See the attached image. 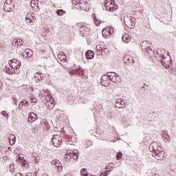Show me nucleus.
I'll return each mask as SVG.
<instances>
[{
  "instance_id": "nucleus-1",
  "label": "nucleus",
  "mask_w": 176,
  "mask_h": 176,
  "mask_svg": "<svg viewBox=\"0 0 176 176\" xmlns=\"http://www.w3.org/2000/svg\"><path fill=\"white\" fill-rule=\"evenodd\" d=\"M73 5L78 6L82 10L85 12H89L91 4L90 0H72Z\"/></svg>"
},
{
  "instance_id": "nucleus-2",
  "label": "nucleus",
  "mask_w": 176,
  "mask_h": 176,
  "mask_svg": "<svg viewBox=\"0 0 176 176\" xmlns=\"http://www.w3.org/2000/svg\"><path fill=\"white\" fill-rule=\"evenodd\" d=\"M104 8L106 10L113 13V12H116V10H118L119 6L116 3H115V0H105Z\"/></svg>"
},
{
  "instance_id": "nucleus-3",
  "label": "nucleus",
  "mask_w": 176,
  "mask_h": 176,
  "mask_svg": "<svg viewBox=\"0 0 176 176\" xmlns=\"http://www.w3.org/2000/svg\"><path fill=\"white\" fill-rule=\"evenodd\" d=\"M78 157H79L78 151L68 150L65 155V162H71L72 159L74 160H78Z\"/></svg>"
},
{
  "instance_id": "nucleus-4",
  "label": "nucleus",
  "mask_w": 176,
  "mask_h": 176,
  "mask_svg": "<svg viewBox=\"0 0 176 176\" xmlns=\"http://www.w3.org/2000/svg\"><path fill=\"white\" fill-rule=\"evenodd\" d=\"M10 67L12 69H20L21 67V62L17 58H13L8 62Z\"/></svg>"
},
{
  "instance_id": "nucleus-5",
  "label": "nucleus",
  "mask_w": 176,
  "mask_h": 176,
  "mask_svg": "<svg viewBox=\"0 0 176 176\" xmlns=\"http://www.w3.org/2000/svg\"><path fill=\"white\" fill-rule=\"evenodd\" d=\"M52 142L54 145V146H56V148H58L61 146L63 144V138H61V136L58 135H54L52 137Z\"/></svg>"
},
{
  "instance_id": "nucleus-6",
  "label": "nucleus",
  "mask_w": 176,
  "mask_h": 176,
  "mask_svg": "<svg viewBox=\"0 0 176 176\" xmlns=\"http://www.w3.org/2000/svg\"><path fill=\"white\" fill-rule=\"evenodd\" d=\"M107 76L109 80H111L113 83H119V82H120V76L116 73H108Z\"/></svg>"
},
{
  "instance_id": "nucleus-7",
  "label": "nucleus",
  "mask_w": 176,
  "mask_h": 176,
  "mask_svg": "<svg viewBox=\"0 0 176 176\" xmlns=\"http://www.w3.org/2000/svg\"><path fill=\"white\" fill-rule=\"evenodd\" d=\"M161 63L163 67H164V68H166V69H168L170 67L173 66V61L170 58H166V57L162 58Z\"/></svg>"
},
{
  "instance_id": "nucleus-8",
  "label": "nucleus",
  "mask_w": 176,
  "mask_h": 176,
  "mask_svg": "<svg viewBox=\"0 0 176 176\" xmlns=\"http://www.w3.org/2000/svg\"><path fill=\"white\" fill-rule=\"evenodd\" d=\"M154 151L157 160H163V159H164V152L162 151V148L160 147V150L159 148H154Z\"/></svg>"
},
{
  "instance_id": "nucleus-9",
  "label": "nucleus",
  "mask_w": 176,
  "mask_h": 176,
  "mask_svg": "<svg viewBox=\"0 0 176 176\" xmlns=\"http://www.w3.org/2000/svg\"><path fill=\"white\" fill-rule=\"evenodd\" d=\"M102 34L104 38H109V36L113 34V28H106L105 29L102 30Z\"/></svg>"
},
{
  "instance_id": "nucleus-10",
  "label": "nucleus",
  "mask_w": 176,
  "mask_h": 176,
  "mask_svg": "<svg viewBox=\"0 0 176 176\" xmlns=\"http://www.w3.org/2000/svg\"><path fill=\"white\" fill-rule=\"evenodd\" d=\"M25 21L28 24L33 25L34 23L36 21V18L34 17L31 13H28L25 16Z\"/></svg>"
},
{
  "instance_id": "nucleus-11",
  "label": "nucleus",
  "mask_w": 176,
  "mask_h": 176,
  "mask_svg": "<svg viewBox=\"0 0 176 176\" xmlns=\"http://www.w3.org/2000/svg\"><path fill=\"white\" fill-rule=\"evenodd\" d=\"M77 27L79 28L80 32L83 31H90V28H89V25L86 24V23H77Z\"/></svg>"
},
{
  "instance_id": "nucleus-12",
  "label": "nucleus",
  "mask_w": 176,
  "mask_h": 176,
  "mask_svg": "<svg viewBox=\"0 0 176 176\" xmlns=\"http://www.w3.org/2000/svg\"><path fill=\"white\" fill-rule=\"evenodd\" d=\"M17 161L21 164L22 167H28V162L24 160V157L21 155H18Z\"/></svg>"
},
{
  "instance_id": "nucleus-13",
  "label": "nucleus",
  "mask_w": 176,
  "mask_h": 176,
  "mask_svg": "<svg viewBox=\"0 0 176 176\" xmlns=\"http://www.w3.org/2000/svg\"><path fill=\"white\" fill-rule=\"evenodd\" d=\"M58 58L60 63H67V55L63 51L59 52Z\"/></svg>"
},
{
  "instance_id": "nucleus-14",
  "label": "nucleus",
  "mask_w": 176,
  "mask_h": 176,
  "mask_svg": "<svg viewBox=\"0 0 176 176\" xmlns=\"http://www.w3.org/2000/svg\"><path fill=\"white\" fill-rule=\"evenodd\" d=\"M24 41L21 38H14L12 41V45L14 47H19V46H23Z\"/></svg>"
},
{
  "instance_id": "nucleus-15",
  "label": "nucleus",
  "mask_w": 176,
  "mask_h": 176,
  "mask_svg": "<svg viewBox=\"0 0 176 176\" xmlns=\"http://www.w3.org/2000/svg\"><path fill=\"white\" fill-rule=\"evenodd\" d=\"M43 74H42L41 72H36L34 74V80L36 82H41L44 78Z\"/></svg>"
},
{
  "instance_id": "nucleus-16",
  "label": "nucleus",
  "mask_w": 176,
  "mask_h": 176,
  "mask_svg": "<svg viewBox=\"0 0 176 176\" xmlns=\"http://www.w3.org/2000/svg\"><path fill=\"white\" fill-rule=\"evenodd\" d=\"M38 119V116L34 112H31L29 114L28 122L32 123V122H35Z\"/></svg>"
},
{
  "instance_id": "nucleus-17",
  "label": "nucleus",
  "mask_w": 176,
  "mask_h": 176,
  "mask_svg": "<svg viewBox=\"0 0 176 176\" xmlns=\"http://www.w3.org/2000/svg\"><path fill=\"white\" fill-rule=\"evenodd\" d=\"M52 164H54V166H56L57 167L58 171H63V164L60 163V161L54 160L52 161Z\"/></svg>"
},
{
  "instance_id": "nucleus-18",
  "label": "nucleus",
  "mask_w": 176,
  "mask_h": 176,
  "mask_svg": "<svg viewBox=\"0 0 176 176\" xmlns=\"http://www.w3.org/2000/svg\"><path fill=\"white\" fill-rule=\"evenodd\" d=\"M126 104H124V102H123L122 100L120 99H118L116 102V108H124V106Z\"/></svg>"
},
{
  "instance_id": "nucleus-19",
  "label": "nucleus",
  "mask_w": 176,
  "mask_h": 176,
  "mask_svg": "<svg viewBox=\"0 0 176 176\" xmlns=\"http://www.w3.org/2000/svg\"><path fill=\"white\" fill-rule=\"evenodd\" d=\"M24 57H26V58H28L30 57H32V50H31L30 49H26L23 53Z\"/></svg>"
},
{
  "instance_id": "nucleus-20",
  "label": "nucleus",
  "mask_w": 176,
  "mask_h": 176,
  "mask_svg": "<svg viewBox=\"0 0 176 176\" xmlns=\"http://www.w3.org/2000/svg\"><path fill=\"white\" fill-rule=\"evenodd\" d=\"M85 56L87 60H91L92 58H94V52L91 50H88L85 53Z\"/></svg>"
},
{
  "instance_id": "nucleus-21",
  "label": "nucleus",
  "mask_w": 176,
  "mask_h": 176,
  "mask_svg": "<svg viewBox=\"0 0 176 176\" xmlns=\"http://www.w3.org/2000/svg\"><path fill=\"white\" fill-rule=\"evenodd\" d=\"M76 141H78V140L74 136L69 137L67 138V142L69 145H75V144H76Z\"/></svg>"
},
{
  "instance_id": "nucleus-22",
  "label": "nucleus",
  "mask_w": 176,
  "mask_h": 176,
  "mask_svg": "<svg viewBox=\"0 0 176 176\" xmlns=\"http://www.w3.org/2000/svg\"><path fill=\"white\" fill-rule=\"evenodd\" d=\"M122 41L125 43H129L131 41V36H130L129 34H125L124 36H122Z\"/></svg>"
},
{
  "instance_id": "nucleus-23",
  "label": "nucleus",
  "mask_w": 176,
  "mask_h": 176,
  "mask_svg": "<svg viewBox=\"0 0 176 176\" xmlns=\"http://www.w3.org/2000/svg\"><path fill=\"white\" fill-rule=\"evenodd\" d=\"M46 92L47 93V96L50 99L48 100V102H50V104H52V105H55L56 100H54V99L53 98V96H52V95L49 94V90H47Z\"/></svg>"
},
{
  "instance_id": "nucleus-24",
  "label": "nucleus",
  "mask_w": 176,
  "mask_h": 176,
  "mask_svg": "<svg viewBox=\"0 0 176 176\" xmlns=\"http://www.w3.org/2000/svg\"><path fill=\"white\" fill-rule=\"evenodd\" d=\"M28 105H30V102L25 100L21 101L19 104L20 108H23V107H28Z\"/></svg>"
},
{
  "instance_id": "nucleus-25",
  "label": "nucleus",
  "mask_w": 176,
  "mask_h": 176,
  "mask_svg": "<svg viewBox=\"0 0 176 176\" xmlns=\"http://www.w3.org/2000/svg\"><path fill=\"white\" fill-rule=\"evenodd\" d=\"M94 23H95L96 25H97V27H98L100 25H102V24H104L105 22H102V21H100L98 19L95 17Z\"/></svg>"
},
{
  "instance_id": "nucleus-26",
  "label": "nucleus",
  "mask_w": 176,
  "mask_h": 176,
  "mask_svg": "<svg viewBox=\"0 0 176 176\" xmlns=\"http://www.w3.org/2000/svg\"><path fill=\"white\" fill-rule=\"evenodd\" d=\"M126 26H128L129 28H134V26L135 25V23L133 22L131 20L126 22Z\"/></svg>"
},
{
  "instance_id": "nucleus-27",
  "label": "nucleus",
  "mask_w": 176,
  "mask_h": 176,
  "mask_svg": "<svg viewBox=\"0 0 176 176\" xmlns=\"http://www.w3.org/2000/svg\"><path fill=\"white\" fill-rule=\"evenodd\" d=\"M80 174L82 176H90V173H87V170L86 168L81 169Z\"/></svg>"
},
{
  "instance_id": "nucleus-28",
  "label": "nucleus",
  "mask_w": 176,
  "mask_h": 176,
  "mask_svg": "<svg viewBox=\"0 0 176 176\" xmlns=\"http://www.w3.org/2000/svg\"><path fill=\"white\" fill-rule=\"evenodd\" d=\"M4 72H6L7 74H8L9 75H13V71L12 69H10V68L6 67L3 69Z\"/></svg>"
},
{
  "instance_id": "nucleus-29",
  "label": "nucleus",
  "mask_w": 176,
  "mask_h": 176,
  "mask_svg": "<svg viewBox=\"0 0 176 176\" xmlns=\"http://www.w3.org/2000/svg\"><path fill=\"white\" fill-rule=\"evenodd\" d=\"M14 0H6L4 4V9H6L8 8V6L12 5L13 3Z\"/></svg>"
},
{
  "instance_id": "nucleus-30",
  "label": "nucleus",
  "mask_w": 176,
  "mask_h": 176,
  "mask_svg": "<svg viewBox=\"0 0 176 176\" xmlns=\"http://www.w3.org/2000/svg\"><path fill=\"white\" fill-rule=\"evenodd\" d=\"M30 102L32 104H35L36 102V98L35 96H30Z\"/></svg>"
},
{
  "instance_id": "nucleus-31",
  "label": "nucleus",
  "mask_w": 176,
  "mask_h": 176,
  "mask_svg": "<svg viewBox=\"0 0 176 176\" xmlns=\"http://www.w3.org/2000/svg\"><path fill=\"white\" fill-rule=\"evenodd\" d=\"M56 13H57L58 16H63V14H65V11H64L63 10H58L56 11Z\"/></svg>"
},
{
  "instance_id": "nucleus-32",
  "label": "nucleus",
  "mask_w": 176,
  "mask_h": 176,
  "mask_svg": "<svg viewBox=\"0 0 176 176\" xmlns=\"http://www.w3.org/2000/svg\"><path fill=\"white\" fill-rule=\"evenodd\" d=\"M122 157H123V154H122V152H119L116 155V160H120V159H122Z\"/></svg>"
},
{
  "instance_id": "nucleus-33",
  "label": "nucleus",
  "mask_w": 176,
  "mask_h": 176,
  "mask_svg": "<svg viewBox=\"0 0 176 176\" xmlns=\"http://www.w3.org/2000/svg\"><path fill=\"white\" fill-rule=\"evenodd\" d=\"M96 50H99V52H101V50H102V48L101 47V45H96Z\"/></svg>"
},
{
  "instance_id": "nucleus-34",
  "label": "nucleus",
  "mask_w": 176,
  "mask_h": 176,
  "mask_svg": "<svg viewBox=\"0 0 176 176\" xmlns=\"http://www.w3.org/2000/svg\"><path fill=\"white\" fill-rule=\"evenodd\" d=\"M1 115H3V116H5V118H8V113H6V111H2Z\"/></svg>"
},
{
  "instance_id": "nucleus-35",
  "label": "nucleus",
  "mask_w": 176,
  "mask_h": 176,
  "mask_svg": "<svg viewBox=\"0 0 176 176\" xmlns=\"http://www.w3.org/2000/svg\"><path fill=\"white\" fill-rule=\"evenodd\" d=\"M11 137H12V142H14V141H16V136H15L14 135H12Z\"/></svg>"
},
{
  "instance_id": "nucleus-36",
  "label": "nucleus",
  "mask_w": 176,
  "mask_h": 176,
  "mask_svg": "<svg viewBox=\"0 0 176 176\" xmlns=\"http://www.w3.org/2000/svg\"><path fill=\"white\" fill-rule=\"evenodd\" d=\"M108 168H109V166H107L106 168L107 171H111V170H108Z\"/></svg>"
},
{
  "instance_id": "nucleus-37",
  "label": "nucleus",
  "mask_w": 176,
  "mask_h": 176,
  "mask_svg": "<svg viewBox=\"0 0 176 176\" xmlns=\"http://www.w3.org/2000/svg\"><path fill=\"white\" fill-rule=\"evenodd\" d=\"M124 60L126 62V60L129 61V60H130V59H129V58H127V57H125Z\"/></svg>"
},
{
  "instance_id": "nucleus-38",
  "label": "nucleus",
  "mask_w": 176,
  "mask_h": 176,
  "mask_svg": "<svg viewBox=\"0 0 176 176\" xmlns=\"http://www.w3.org/2000/svg\"><path fill=\"white\" fill-rule=\"evenodd\" d=\"M27 176H34V175H32V173H28Z\"/></svg>"
},
{
  "instance_id": "nucleus-39",
  "label": "nucleus",
  "mask_w": 176,
  "mask_h": 176,
  "mask_svg": "<svg viewBox=\"0 0 176 176\" xmlns=\"http://www.w3.org/2000/svg\"><path fill=\"white\" fill-rule=\"evenodd\" d=\"M1 16H3V14H2V13L0 12V17H1Z\"/></svg>"
},
{
  "instance_id": "nucleus-40",
  "label": "nucleus",
  "mask_w": 176,
  "mask_h": 176,
  "mask_svg": "<svg viewBox=\"0 0 176 176\" xmlns=\"http://www.w3.org/2000/svg\"><path fill=\"white\" fill-rule=\"evenodd\" d=\"M10 140H11V139H10V138H9V142H10Z\"/></svg>"
}]
</instances>
